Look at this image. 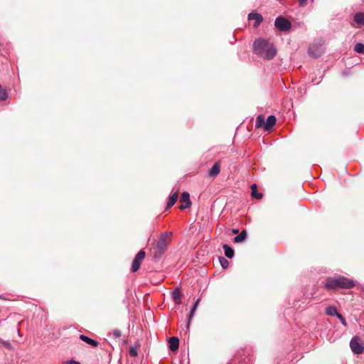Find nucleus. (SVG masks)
I'll return each mask as SVG.
<instances>
[{"label": "nucleus", "mask_w": 364, "mask_h": 364, "mask_svg": "<svg viewBox=\"0 0 364 364\" xmlns=\"http://www.w3.org/2000/svg\"><path fill=\"white\" fill-rule=\"evenodd\" d=\"M253 50L257 55L267 60L274 58L277 53V49L273 43L263 38H258L254 41Z\"/></svg>", "instance_id": "1"}, {"label": "nucleus", "mask_w": 364, "mask_h": 364, "mask_svg": "<svg viewBox=\"0 0 364 364\" xmlns=\"http://www.w3.org/2000/svg\"><path fill=\"white\" fill-rule=\"evenodd\" d=\"M355 285L353 279H350L343 276L330 277L326 279L324 287L328 290L337 288L350 289Z\"/></svg>", "instance_id": "2"}, {"label": "nucleus", "mask_w": 364, "mask_h": 364, "mask_svg": "<svg viewBox=\"0 0 364 364\" xmlns=\"http://www.w3.org/2000/svg\"><path fill=\"white\" fill-rule=\"evenodd\" d=\"M171 232H163L159 238V240L156 242L155 248L157 250V252L159 255H161L164 251L167 249L168 242L167 237L171 236Z\"/></svg>", "instance_id": "3"}, {"label": "nucleus", "mask_w": 364, "mask_h": 364, "mask_svg": "<svg viewBox=\"0 0 364 364\" xmlns=\"http://www.w3.org/2000/svg\"><path fill=\"white\" fill-rule=\"evenodd\" d=\"M255 361V358L250 354H243L236 356L228 364H252Z\"/></svg>", "instance_id": "4"}, {"label": "nucleus", "mask_w": 364, "mask_h": 364, "mask_svg": "<svg viewBox=\"0 0 364 364\" xmlns=\"http://www.w3.org/2000/svg\"><path fill=\"white\" fill-rule=\"evenodd\" d=\"M274 26L281 31H287L291 28V22L281 16L277 17L275 19Z\"/></svg>", "instance_id": "5"}, {"label": "nucleus", "mask_w": 364, "mask_h": 364, "mask_svg": "<svg viewBox=\"0 0 364 364\" xmlns=\"http://www.w3.org/2000/svg\"><path fill=\"white\" fill-rule=\"evenodd\" d=\"M145 255H146L145 252L142 250H140L136 254V255L135 256V257L132 262V264L131 271L132 272H135L139 269L141 263L145 257Z\"/></svg>", "instance_id": "6"}, {"label": "nucleus", "mask_w": 364, "mask_h": 364, "mask_svg": "<svg viewBox=\"0 0 364 364\" xmlns=\"http://www.w3.org/2000/svg\"><path fill=\"white\" fill-rule=\"evenodd\" d=\"M180 203H181L180 205L181 210H185L191 206V202L190 200V196L187 191L182 193L180 198Z\"/></svg>", "instance_id": "7"}, {"label": "nucleus", "mask_w": 364, "mask_h": 364, "mask_svg": "<svg viewBox=\"0 0 364 364\" xmlns=\"http://www.w3.org/2000/svg\"><path fill=\"white\" fill-rule=\"evenodd\" d=\"M350 347L352 351L355 354H360L363 353L364 348L355 338H352L350 342Z\"/></svg>", "instance_id": "8"}, {"label": "nucleus", "mask_w": 364, "mask_h": 364, "mask_svg": "<svg viewBox=\"0 0 364 364\" xmlns=\"http://www.w3.org/2000/svg\"><path fill=\"white\" fill-rule=\"evenodd\" d=\"M248 20H255L254 27L257 28L263 21V17L261 14L257 12H251L248 14Z\"/></svg>", "instance_id": "9"}, {"label": "nucleus", "mask_w": 364, "mask_h": 364, "mask_svg": "<svg viewBox=\"0 0 364 364\" xmlns=\"http://www.w3.org/2000/svg\"><path fill=\"white\" fill-rule=\"evenodd\" d=\"M277 118L274 115H269L265 121V130L269 131L275 125Z\"/></svg>", "instance_id": "10"}, {"label": "nucleus", "mask_w": 364, "mask_h": 364, "mask_svg": "<svg viewBox=\"0 0 364 364\" xmlns=\"http://www.w3.org/2000/svg\"><path fill=\"white\" fill-rule=\"evenodd\" d=\"M169 348L172 351H176L178 348L179 340L177 337L173 336L169 338Z\"/></svg>", "instance_id": "11"}, {"label": "nucleus", "mask_w": 364, "mask_h": 364, "mask_svg": "<svg viewBox=\"0 0 364 364\" xmlns=\"http://www.w3.org/2000/svg\"><path fill=\"white\" fill-rule=\"evenodd\" d=\"M80 340L87 343V344L90 345L92 347H97L99 345L98 341H97L85 335H80Z\"/></svg>", "instance_id": "12"}, {"label": "nucleus", "mask_w": 364, "mask_h": 364, "mask_svg": "<svg viewBox=\"0 0 364 364\" xmlns=\"http://www.w3.org/2000/svg\"><path fill=\"white\" fill-rule=\"evenodd\" d=\"M220 171V164L219 162H216L213 164L209 171V176L211 177H215Z\"/></svg>", "instance_id": "13"}, {"label": "nucleus", "mask_w": 364, "mask_h": 364, "mask_svg": "<svg viewBox=\"0 0 364 364\" xmlns=\"http://www.w3.org/2000/svg\"><path fill=\"white\" fill-rule=\"evenodd\" d=\"M321 50L316 48L315 46H311L309 48V53L314 58H318L321 55Z\"/></svg>", "instance_id": "14"}, {"label": "nucleus", "mask_w": 364, "mask_h": 364, "mask_svg": "<svg viewBox=\"0 0 364 364\" xmlns=\"http://www.w3.org/2000/svg\"><path fill=\"white\" fill-rule=\"evenodd\" d=\"M223 248L224 250L225 255L226 257L231 259L234 257L235 252L234 250L230 246H229L227 244H225L223 245Z\"/></svg>", "instance_id": "15"}, {"label": "nucleus", "mask_w": 364, "mask_h": 364, "mask_svg": "<svg viewBox=\"0 0 364 364\" xmlns=\"http://www.w3.org/2000/svg\"><path fill=\"white\" fill-rule=\"evenodd\" d=\"M199 302H200V299H198L195 301V303H194V304H193V307H192V309L191 310V312L189 313L188 318V323L186 325L187 329L189 328L191 320V318H193V316L194 315V312L196 311V309H197V307L198 306Z\"/></svg>", "instance_id": "16"}, {"label": "nucleus", "mask_w": 364, "mask_h": 364, "mask_svg": "<svg viewBox=\"0 0 364 364\" xmlns=\"http://www.w3.org/2000/svg\"><path fill=\"white\" fill-rule=\"evenodd\" d=\"M177 199H178V193L177 192L171 195L168 197V199L167 201L166 208H170L171 207H172L176 202Z\"/></svg>", "instance_id": "17"}, {"label": "nucleus", "mask_w": 364, "mask_h": 364, "mask_svg": "<svg viewBox=\"0 0 364 364\" xmlns=\"http://www.w3.org/2000/svg\"><path fill=\"white\" fill-rule=\"evenodd\" d=\"M247 238V232L245 230H242L241 232L234 237V242L235 243H240L245 240Z\"/></svg>", "instance_id": "18"}, {"label": "nucleus", "mask_w": 364, "mask_h": 364, "mask_svg": "<svg viewBox=\"0 0 364 364\" xmlns=\"http://www.w3.org/2000/svg\"><path fill=\"white\" fill-rule=\"evenodd\" d=\"M354 21L358 24L364 26V13L358 12L354 15Z\"/></svg>", "instance_id": "19"}, {"label": "nucleus", "mask_w": 364, "mask_h": 364, "mask_svg": "<svg viewBox=\"0 0 364 364\" xmlns=\"http://www.w3.org/2000/svg\"><path fill=\"white\" fill-rule=\"evenodd\" d=\"M252 193L251 195L253 198H255L257 199H260L262 198L263 195L261 193H258L257 191V185L252 184L251 186Z\"/></svg>", "instance_id": "20"}, {"label": "nucleus", "mask_w": 364, "mask_h": 364, "mask_svg": "<svg viewBox=\"0 0 364 364\" xmlns=\"http://www.w3.org/2000/svg\"><path fill=\"white\" fill-rule=\"evenodd\" d=\"M326 314H328L329 316H336V317H337L338 314H339V313L337 311L336 307H335L333 306H328L326 309Z\"/></svg>", "instance_id": "21"}, {"label": "nucleus", "mask_w": 364, "mask_h": 364, "mask_svg": "<svg viewBox=\"0 0 364 364\" xmlns=\"http://www.w3.org/2000/svg\"><path fill=\"white\" fill-rule=\"evenodd\" d=\"M256 127H263L265 130V120L262 115H258L256 118Z\"/></svg>", "instance_id": "22"}, {"label": "nucleus", "mask_w": 364, "mask_h": 364, "mask_svg": "<svg viewBox=\"0 0 364 364\" xmlns=\"http://www.w3.org/2000/svg\"><path fill=\"white\" fill-rule=\"evenodd\" d=\"M354 50L360 54H364V44L358 43L354 46Z\"/></svg>", "instance_id": "23"}, {"label": "nucleus", "mask_w": 364, "mask_h": 364, "mask_svg": "<svg viewBox=\"0 0 364 364\" xmlns=\"http://www.w3.org/2000/svg\"><path fill=\"white\" fill-rule=\"evenodd\" d=\"M219 260H220V265L222 266V267L223 269H226L228 267L229 262L228 261V259H226L225 258L222 257H220Z\"/></svg>", "instance_id": "24"}, {"label": "nucleus", "mask_w": 364, "mask_h": 364, "mask_svg": "<svg viewBox=\"0 0 364 364\" xmlns=\"http://www.w3.org/2000/svg\"><path fill=\"white\" fill-rule=\"evenodd\" d=\"M172 296L173 299L177 301L181 298L182 294L178 289H176L172 293Z\"/></svg>", "instance_id": "25"}, {"label": "nucleus", "mask_w": 364, "mask_h": 364, "mask_svg": "<svg viewBox=\"0 0 364 364\" xmlns=\"http://www.w3.org/2000/svg\"><path fill=\"white\" fill-rule=\"evenodd\" d=\"M129 352V355L132 357H136L138 355L137 348L134 346L130 347Z\"/></svg>", "instance_id": "26"}, {"label": "nucleus", "mask_w": 364, "mask_h": 364, "mask_svg": "<svg viewBox=\"0 0 364 364\" xmlns=\"http://www.w3.org/2000/svg\"><path fill=\"white\" fill-rule=\"evenodd\" d=\"M337 318L341 321V323L344 326H347V323L346 321V319L341 314H338L337 316Z\"/></svg>", "instance_id": "27"}, {"label": "nucleus", "mask_w": 364, "mask_h": 364, "mask_svg": "<svg viewBox=\"0 0 364 364\" xmlns=\"http://www.w3.org/2000/svg\"><path fill=\"white\" fill-rule=\"evenodd\" d=\"M2 345L7 349H11L12 346L9 341H3Z\"/></svg>", "instance_id": "28"}, {"label": "nucleus", "mask_w": 364, "mask_h": 364, "mask_svg": "<svg viewBox=\"0 0 364 364\" xmlns=\"http://www.w3.org/2000/svg\"><path fill=\"white\" fill-rule=\"evenodd\" d=\"M113 335L115 336V338H119L121 336V331L118 329H115L113 331Z\"/></svg>", "instance_id": "29"}, {"label": "nucleus", "mask_w": 364, "mask_h": 364, "mask_svg": "<svg viewBox=\"0 0 364 364\" xmlns=\"http://www.w3.org/2000/svg\"><path fill=\"white\" fill-rule=\"evenodd\" d=\"M68 364H81V363L75 360H70L68 361Z\"/></svg>", "instance_id": "30"}, {"label": "nucleus", "mask_w": 364, "mask_h": 364, "mask_svg": "<svg viewBox=\"0 0 364 364\" xmlns=\"http://www.w3.org/2000/svg\"><path fill=\"white\" fill-rule=\"evenodd\" d=\"M299 1V5L303 6L305 5V4L306 3L307 0H298Z\"/></svg>", "instance_id": "31"}, {"label": "nucleus", "mask_w": 364, "mask_h": 364, "mask_svg": "<svg viewBox=\"0 0 364 364\" xmlns=\"http://www.w3.org/2000/svg\"><path fill=\"white\" fill-rule=\"evenodd\" d=\"M239 232V230L237 229H233L232 230V233L233 234H237Z\"/></svg>", "instance_id": "32"}]
</instances>
